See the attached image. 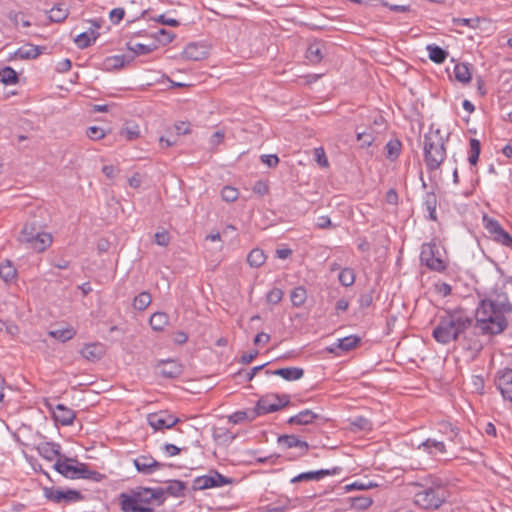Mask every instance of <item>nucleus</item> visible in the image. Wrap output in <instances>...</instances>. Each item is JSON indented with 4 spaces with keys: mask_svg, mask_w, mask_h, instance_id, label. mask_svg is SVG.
Segmentation results:
<instances>
[{
    "mask_svg": "<svg viewBox=\"0 0 512 512\" xmlns=\"http://www.w3.org/2000/svg\"><path fill=\"white\" fill-rule=\"evenodd\" d=\"M512 306L508 301L482 300L475 312V328L483 335L500 334L507 327L504 313L511 312Z\"/></svg>",
    "mask_w": 512,
    "mask_h": 512,
    "instance_id": "f257e3e1",
    "label": "nucleus"
},
{
    "mask_svg": "<svg viewBox=\"0 0 512 512\" xmlns=\"http://www.w3.org/2000/svg\"><path fill=\"white\" fill-rule=\"evenodd\" d=\"M472 322V318L463 309L446 311L444 315L440 316L432 336L436 342L446 345L465 334L471 328Z\"/></svg>",
    "mask_w": 512,
    "mask_h": 512,
    "instance_id": "f03ea898",
    "label": "nucleus"
},
{
    "mask_svg": "<svg viewBox=\"0 0 512 512\" xmlns=\"http://www.w3.org/2000/svg\"><path fill=\"white\" fill-rule=\"evenodd\" d=\"M121 510L123 512H153V501L158 505L162 502V491L138 487L129 493H121L119 496Z\"/></svg>",
    "mask_w": 512,
    "mask_h": 512,
    "instance_id": "7ed1b4c3",
    "label": "nucleus"
},
{
    "mask_svg": "<svg viewBox=\"0 0 512 512\" xmlns=\"http://www.w3.org/2000/svg\"><path fill=\"white\" fill-rule=\"evenodd\" d=\"M423 150L427 170L439 169L446 158L445 138L439 129H430L425 134Z\"/></svg>",
    "mask_w": 512,
    "mask_h": 512,
    "instance_id": "20e7f679",
    "label": "nucleus"
},
{
    "mask_svg": "<svg viewBox=\"0 0 512 512\" xmlns=\"http://www.w3.org/2000/svg\"><path fill=\"white\" fill-rule=\"evenodd\" d=\"M421 489L414 494L413 502L416 506L425 510H436L446 500V491L440 482H434L431 486H423L413 483Z\"/></svg>",
    "mask_w": 512,
    "mask_h": 512,
    "instance_id": "39448f33",
    "label": "nucleus"
},
{
    "mask_svg": "<svg viewBox=\"0 0 512 512\" xmlns=\"http://www.w3.org/2000/svg\"><path fill=\"white\" fill-rule=\"evenodd\" d=\"M18 241L37 252H43L51 246L53 238L50 233L41 231L35 223H26L20 232Z\"/></svg>",
    "mask_w": 512,
    "mask_h": 512,
    "instance_id": "423d86ee",
    "label": "nucleus"
},
{
    "mask_svg": "<svg viewBox=\"0 0 512 512\" xmlns=\"http://www.w3.org/2000/svg\"><path fill=\"white\" fill-rule=\"evenodd\" d=\"M54 469L69 479H94L97 474L90 470L86 464L67 457L59 458L54 464Z\"/></svg>",
    "mask_w": 512,
    "mask_h": 512,
    "instance_id": "0eeeda50",
    "label": "nucleus"
},
{
    "mask_svg": "<svg viewBox=\"0 0 512 512\" xmlns=\"http://www.w3.org/2000/svg\"><path fill=\"white\" fill-rule=\"evenodd\" d=\"M420 260L430 270L442 272L446 269V264L434 243H424L421 246Z\"/></svg>",
    "mask_w": 512,
    "mask_h": 512,
    "instance_id": "6e6552de",
    "label": "nucleus"
},
{
    "mask_svg": "<svg viewBox=\"0 0 512 512\" xmlns=\"http://www.w3.org/2000/svg\"><path fill=\"white\" fill-rule=\"evenodd\" d=\"M290 403L289 395H267L258 400L255 412L257 415H264L278 411L279 409L287 406Z\"/></svg>",
    "mask_w": 512,
    "mask_h": 512,
    "instance_id": "1a4fd4ad",
    "label": "nucleus"
},
{
    "mask_svg": "<svg viewBox=\"0 0 512 512\" xmlns=\"http://www.w3.org/2000/svg\"><path fill=\"white\" fill-rule=\"evenodd\" d=\"M231 482L232 479L223 476L216 470H213L208 475L196 477L193 480L192 488L193 490H205L215 487H222L224 485L230 484Z\"/></svg>",
    "mask_w": 512,
    "mask_h": 512,
    "instance_id": "9d476101",
    "label": "nucleus"
},
{
    "mask_svg": "<svg viewBox=\"0 0 512 512\" xmlns=\"http://www.w3.org/2000/svg\"><path fill=\"white\" fill-rule=\"evenodd\" d=\"M43 492L47 500L56 504L61 502L74 503L83 499L82 494L79 491L73 489L62 491L54 487H45Z\"/></svg>",
    "mask_w": 512,
    "mask_h": 512,
    "instance_id": "9b49d317",
    "label": "nucleus"
},
{
    "mask_svg": "<svg viewBox=\"0 0 512 512\" xmlns=\"http://www.w3.org/2000/svg\"><path fill=\"white\" fill-rule=\"evenodd\" d=\"M494 384L502 398L512 403V368L499 369L495 373Z\"/></svg>",
    "mask_w": 512,
    "mask_h": 512,
    "instance_id": "f8f14e48",
    "label": "nucleus"
},
{
    "mask_svg": "<svg viewBox=\"0 0 512 512\" xmlns=\"http://www.w3.org/2000/svg\"><path fill=\"white\" fill-rule=\"evenodd\" d=\"M277 442L282 450L295 448L297 453L294 457H301L309 450V444L299 439L296 435H281L278 437Z\"/></svg>",
    "mask_w": 512,
    "mask_h": 512,
    "instance_id": "ddd939ff",
    "label": "nucleus"
},
{
    "mask_svg": "<svg viewBox=\"0 0 512 512\" xmlns=\"http://www.w3.org/2000/svg\"><path fill=\"white\" fill-rule=\"evenodd\" d=\"M179 421V418L166 412L150 413L147 415V422L155 431L170 429Z\"/></svg>",
    "mask_w": 512,
    "mask_h": 512,
    "instance_id": "4468645a",
    "label": "nucleus"
},
{
    "mask_svg": "<svg viewBox=\"0 0 512 512\" xmlns=\"http://www.w3.org/2000/svg\"><path fill=\"white\" fill-rule=\"evenodd\" d=\"M136 470L143 475H151L161 470L165 464L158 462L151 455H140L133 459Z\"/></svg>",
    "mask_w": 512,
    "mask_h": 512,
    "instance_id": "2eb2a0df",
    "label": "nucleus"
},
{
    "mask_svg": "<svg viewBox=\"0 0 512 512\" xmlns=\"http://www.w3.org/2000/svg\"><path fill=\"white\" fill-rule=\"evenodd\" d=\"M318 420H325L321 414L311 410L304 409L294 416H291L287 423L290 425L305 426L315 423Z\"/></svg>",
    "mask_w": 512,
    "mask_h": 512,
    "instance_id": "dca6fc26",
    "label": "nucleus"
},
{
    "mask_svg": "<svg viewBox=\"0 0 512 512\" xmlns=\"http://www.w3.org/2000/svg\"><path fill=\"white\" fill-rule=\"evenodd\" d=\"M341 471L340 467H334L332 469H320L317 471H309L300 473L299 475L293 477L291 479L292 483H297L301 481H318L326 476L339 474Z\"/></svg>",
    "mask_w": 512,
    "mask_h": 512,
    "instance_id": "f3484780",
    "label": "nucleus"
},
{
    "mask_svg": "<svg viewBox=\"0 0 512 512\" xmlns=\"http://www.w3.org/2000/svg\"><path fill=\"white\" fill-rule=\"evenodd\" d=\"M156 370L159 375L164 378H176L181 372V365L175 360H161L156 365Z\"/></svg>",
    "mask_w": 512,
    "mask_h": 512,
    "instance_id": "a211bd4d",
    "label": "nucleus"
},
{
    "mask_svg": "<svg viewBox=\"0 0 512 512\" xmlns=\"http://www.w3.org/2000/svg\"><path fill=\"white\" fill-rule=\"evenodd\" d=\"M326 53V44L321 40H314L306 50V58L311 64H318L325 57Z\"/></svg>",
    "mask_w": 512,
    "mask_h": 512,
    "instance_id": "6ab92c4d",
    "label": "nucleus"
},
{
    "mask_svg": "<svg viewBox=\"0 0 512 512\" xmlns=\"http://www.w3.org/2000/svg\"><path fill=\"white\" fill-rule=\"evenodd\" d=\"M462 336L461 346L470 353L471 357H475L483 349V343L479 336L474 332L468 333L467 331Z\"/></svg>",
    "mask_w": 512,
    "mask_h": 512,
    "instance_id": "aec40b11",
    "label": "nucleus"
},
{
    "mask_svg": "<svg viewBox=\"0 0 512 512\" xmlns=\"http://www.w3.org/2000/svg\"><path fill=\"white\" fill-rule=\"evenodd\" d=\"M92 27L83 33L77 35L74 39L75 44L80 49H85L94 43L99 36L97 30L100 28V24L97 21H92Z\"/></svg>",
    "mask_w": 512,
    "mask_h": 512,
    "instance_id": "412c9836",
    "label": "nucleus"
},
{
    "mask_svg": "<svg viewBox=\"0 0 512 512\" xmlns=\"http://www.w3.org/2000/svg\"><path fill=\"white\" fill-rule=\"evenodd\" d=\"M105 348L102 343L95 342L86 344L81 350L82 357L90 362H96L102 358Z\"/></svg>",
    "mask_w": 512,
    "mask_h": 512,
    "instance_id": "4be33fe9",
    "label": "nucleus"
},
{
    "mask_svg": "<svg viewBox=\"0 0 512 512\" xmlns=\"http://www.w3.org/2000/svg\"><path fill=\"white\" fill-rule=\"evenodd\" d=\"M52 413L54 420L63 426L71 425L76 416L72 409L64 406L63 404L56 405Z\"/></svg>",
    "mask_w": 512,
    "mask_h": 512,
    "instance_id": "5701e85b",
    "label": "nucleus"
},
{
    "mask_svg": "<svg viewBox=\"0 0 512 512\" xmlns=\"http://www.w3.org/2000/svg\"><path fill=\"white\" fill-rule=\"evenodd\" d=\"M266 374L280 376L286 381H295V380H299L303 377L304 370L299 367H285V368H280V369L274 370L272 372L267 370Z\"/></svg>",
    "mask_w": 512,
    "mask_h": 512,
    "instance_id": "b1692460",
    "label": "nucleus"
},
{
    "mask_svg": "<svg viewBox=\"0 0 512 512\" xmlns=\"http://www.w3.org/2000/svg\"><path fill=\"white\" fill-rule=\"evenodd\" d=\"M41 54V48L39 46L27 43L19 47L14 55L19 59H35Z\"/></svg>",
    "mask_w": 512,
    "mask_h": 512,
    "instance_id": "393cba45",
    "label": "nucleus"
},
{
    "mask_svg": "<svg viewBox=\"0 0 512 512\" xmlns=\"http://www.w3.org/2000/svg\"><path fill=\"white\" fill-rule=\"evenodd\" d=\"M419 449L427 451L431 455L444 454L446 453L445 444L442 441L435 439H426L418 446Z\"/></svg>",
    "mask_w": 512,
    "mask_h": 512,
    "instance_id": "a878e982",
    "label": "nucleus"
},
{
    "mask_svg": "<svg viewBox=\"0 0 512 512\" xmlns=\"http://www.w3.org/2000/svg\"><path fill=\"white\" fill-rule=\"evenodd\" d=\"M183 55L188 60L198 61L206 57V50L203 46L190 43L184 49Z\"/></svg>",
    "mask_w": 512,
    "mask_h": 512,
    "instance_id": "bb28decb",
    "label": "nucleus"
},
{
    "mask_svg": "<svg viewBox=\"0 0 512 512\" xmlns=\"http://www.w3.org/2000/svg\"><path fill=\"white\" fill-rule=\"evenodd\" d=\"M48 335L61 343H65L75 337L76 330L72 326H67L65 328L49 330Z\"/></svg>",
    "mask_w": 512,
    "mask_h": 512,
    "instance_id": "cd10ccee",
    "label": "nucleus"
},
{
    "mask_svg": "<svg viewBox=\"0 0 512 512\" xmlns=\"http://www.w3.org/2000/svg\"><path fill=\"white\" fill-rule=\"evenodd\" d=\"M426 50L428 51L429 59L437 64L443 63L448 56V52L436 44L427 45Z\"/></svg>",
    "mask_w": 512,
    "mask_h": 512,
    "instance_id": "c85d7f7f",
    "label": "nucleus"
},
{
    "mask_svg": "<svg viewBox=\"0 0 512 512\" xmlns=\"http://www.w3.org/2000/svg\"><path fill=\"white\" fill-rule=\"evenodd\" d=\"M423 206L429 214V219L432 221L437 220L436 207L437 197L433 192H427L424 196Z\"/></svg>",
    "mask_w": 512,
    "mask_h": 512,
    "instance_id": "c756f323",
    "label": "nucleus"
},
{
    "mask_svg": "<svg viewBox=\"0 0 512 512\" xmlns=\"http://www.w3.org/2000/svg\"><path fill=\"white\" fill-rule=\"evenodd\" d=\"M266 258L263 250L254 248L249 252L247 262L252 268H259L265 263Z\"/></svg>",
    "mask_w": 512,
    "mask_h": 512,
    "instance_id": "7c9ffc66",
    "label": "nucleus"
},
{
    "mask_svg": "<svg viewBox=\"0 0 512 512\" xmlns=\"http://www.w3.org/2000/svg\"><path fill=\"white\" fill-rule=\"evenodd\" d=\"M169 317L164 312H156L150 317V325L155 331H162L168 324Z\"/></svg>",
    "mask_w": 512,
    "mask_h": 512,
    "instance_id": "2f4dec72",
    "label": "nucleus"
},
{
    "mask_svg": "<svg viewBox=\"0 0 512 512\" xmlns=\"http://www.w3.org/2000/svg\"><path fill=\"white\" fill-rule=\"evenodd\" d=\"M455 79L461 83H468L471 80L469 67L464 63H458L454 67Z\"/></svg>",
    "mask_w": 512,
    "mask_h": 512,
    "instance_id": "473e14b6",
    "label": "nucleus"
},
{
    "mask_svg": "<svg viewBox=\"0 0 512 512\" xmlns=\"http://www.w3.org/2000/svg\"><path fill=\"white\" fill-rule=\"evenodd\" d=\"M290 298L294 307H300L306 301L307 291L303 286L295 287L291 292Z\"/></svg>",
    "mask_w": 512,
    "mask_h": 512,
    "instance_id": "72a5a7b5",
    "label": "nucleus"
},
{
    "mask_svg": "<svg viewBox=\"0 0 512 512\" xmlns=\"http://www.w3.org/2000/svg\"><path fill=\"white\" fill-rule=\"evenodd\" d=\"M361 341V338L356 335H350L338 340L337 348L343 351H350L354 349Z\"/></svg>",
    "mask_w": 512,
    "mask_h": 512,
    "instance_id": "f704fd0d",
    "label": "nucleus"
},
{
    "mask_svg": "<svg viewBox=\"0 0 512 512\" xmlns=\"http://www.w3.org/2000/svg\"><path fill=\"white\" fill-rule=\"evenodd\" d=\"M152 301V297L149 292L143 291L139 293L133 300V307L139 311L145 310Z\"/></svg>",
    "mask_w": 512,
    "mask_h": 512,
    "instance_id": "c9c22d12",
    "label": "nucleus"
},
{
    "mask_svg": "<svg viewBox=\"0 0 512 512\" xmlns=\"http://www.w3.org/2000/svg\"><path fill=\"white\" fill-rule=\"evenodd\" d=\"M0 78L1 82L5 85H14L18 83V75L16 71L9 66L0 70Z\"/></svg>",
    "mask_w": 512,
    "mask_h": 512,
    "instance_id": "e433bc0d",
    "label": "nucleus"
},
{
    "mask_svg": "<svg viewBox=\"0 0 512 512\" xmlns=\"http://www.w3.org/2000/svg\"><path fill=\"white\" fill-rule=\"evenodd\" d=\"M17 271L9 260L0 265V278L5 282H10L16 277Z\"/></svg>",
    "mask_w": 512,
    "mask_h": 512,
    "instance_id": "4c0bfd02",
    "label": "nucleus"
},
{
    "mask_svg": "<svg viewBox=\"0 0 512 512\" xmlns=\"http://www.w3.org/2000/svg\"><path fill=\"white\" fill-rule=\"evenodd\" d=\"M68 16V10L62 4H57L49 11V19L53 22H62Z\"/></svg>",
    "mask_w": 512,
    "mask_h": 512,
    "instance_id": "58836bf2",
    "label": "nucleus"
},
{
    "mask_svg": "<svg viewBox=\"0 0 512 512\" xmlns=\"http://www.w3.org/2000/svg\"><path fill=\"white\" fill-rule=\"evenodd\" d=\"M60 446L58 444H55V443H45L40 449H39V452L40 454L48 459V460H52L54 459L55 457L57 456H60Z\"/></svg>",
    "mask_w": 512,
    "mask_h": 512,
    "instance_id": "ea45409f",
    "label": "nucleus"
},
{
    "mask_svg": "<svg viewBox=\"0 0 512 512\" xmlns=\"http://www.w3.org/2000/svg\"><path fill=\"white\" fill-rule=\"evenodd\" d=\"M470 145V151H469V157L468 161L471 165H475L479 159L480 151H481V145L480 141L472 138L469 142Z\"/></svg>",
    "mask_w": 512,
    "mask_h": 512,
    "instance_id": "a19ab883",
    "label": "nucleus"
},
{
    "mask_svg": "<svg viewBox=\"0 0 512 512\" xmlns=\"http://www.w3.org/2000/svg\"><path fill=\"white\" fill-rule=\"evenodd\" d=\"M385 149L387 151V153H386L387 158L390 160H395L400 154L401 142L397 139L390 140L386 144Z\"/></svg>",
    "mask_w": 512,
    "mask_h": 512,
    "instance_id": "79ce46f5",
    "label": "nucleus"
},
{
    "mask_svg": "<svg viewBox=\"0 0 512 512\" xmlns=\"http://www.w3.org/2000/svg\"><path fill=\"white\" fill-rule=\"evenodd\" d=\"M129 50H131L136 55H146L151 53L156 49V45H145L141 43H129L128 44Z\"/></svg>",
    "mask_w": 512,
    "mask_h": 512,
    "instance_id": "37998d69",
    "label": "nucleus"
},
{
    "mask_svg": "<svg viewBox=\"0 0 512 512\" xmlns=\"http://www.w3.org/2000/svg\"><path fill=\"white\" fill-rule=\"evenodd\" d=\"M339 281L340 283L345 286L349 287L354 284L355 282V273L354 270L351 268H344L339 273Z\"/></svg>",
    "mask_w": 512,
    "mask_h": 512,
    "instance_id": "c03bdc74",
    "label": "nucleus"
},
{
    "mask_svg": "<svg viewBox=\"0 0 512 512\" xmlns=\"http://www.w3.org/2000/svg\"><path fill=\"white\" fill-rule=\"evenodd\" d=\"M184 490L185 484L179 480L172 481L167 487V492L175 497L183 496Z\"/></svg>",
    "mask_w": 512,
    "mask_h": 512,
    "instance_id": "a18cd8bd",
    "label": "nucleus"
},
{
    "mask_svg": "<svg viewBox=\"0 0 512 512\" xmlns=\"http://www.w3.org/2000/svg\"><path fill=\"white\" fill-rule=\"evenodd\" d=\"M238 195V190L232 186H225L221 191L222 199L226 202H234Z\"/></svg>",
    "mask_w": 512,
    "mask_h": 512,
    "instance_id": "49530a36",
    "label": "nucleus"
},
{
    "mask_svg": "<svg viewBox=\"0 0 512 512\" xmlns=\"http://www.w3.org/2000/svg\"><path fill=\"white\" fill-rule=\"evenodd\" d=\"M357 140L360 142L361 147H369L375 140V137L372 132L363 131L357 132Z\"/></svg>",
    "mask_w": 512,
    "mask_h": 512,
    "instance_id": "de8ad7c7",
    "label": "nucleus"
},
{
    "mask_svg": "<svg viewBox=\"0 0 512 512\" xmlns=\"http://www.w3.org/2000/svg\"><path fill=\"white\" fill-rule=\"evenodd\" d=\"M374 487H377V484L373 483L372 481H367V482L355 481L352 484L346 485L345 489H346V491H351L354 489L367 490V489L374 488Z\"/></svg>",
    "mask_w": 512,
    "mask_h": 512,
    "instance_id": "09e8293b",
    "label": "nucleus"
},
{
    "mask_svg": "<svg viewBox=\"0 0 512 512\" xmlns=\"http://www.w3.org/2000/svg\"><path fill=\"white\" fill-rule=\"evenodd\" d=\"M372 499L369 497H355L352 498V507L357 509H367L372 505Z\"/></svg>",
    "mask_w": 512,
    "mask_h": 512,
    "instance_id": "8fccbe9b",
    "label": "nucleus"
},
{
    "mask_svg": "<svg viewBox=\"0 0 512 512\" xmlns=\"http://www.w3.org/2000/svg\"><path fill=\"white\" fill-rule=\"evenodd\" d=\"M495 241L500 244L512 248V236L502 229L499 233L494 236Z\"/></svg>",
    "mask_w": 512,
    "mask_h": 512,
    "instance_id": "3c124183",
    "label": "nucleus"
},
{
    "mask_svg": "<svg viewBox=\"0 0 512 512\" xmlns=\"http://www.w3.org/2000/svg\"><path fill=\"white\" fill-rule=\"evenodd\" d=\"M283 298V291L280 288H273L271 289L267 295L266 299L268 303L271 304H277L279 303Z\"/></svg>",
    "mask_w": 512,
    "mask_h": 512,
    "instance_id": "603ef678",
    "label": "nucleus"
},
{
    "mask_svg": "<svg viewBox=\"0 0 512 512\" xmlns=\"http://www.w3.org/2000/svg\"><path fill=\"white\" fill-rule=\"evenodd\" d=\"M484 222L485 228L494 236L503 229L497 220L484 217Z\"/></svg>",
    "mask_w": 512,
    "mask_h": 512,
    "instance_id": "864d4df0",
    "label": "nucleus"
},
{
    "mask_svg": "<svg viewBox=\"0 0 512 512\" xmlns=\"http://www.w3.org/2000/svg\"><path fill=\"white\" fill-rule=\"evenodd\" d=\"M454 25L467 26L470 28H476L479 23L478 18H453Z\"/></svg>",
    "mask_w": 512,
    "mask_h": 512,
    "instance_id": "5fc2aeb1",
    "label": "nucleus"
},
{
    "mask_svg": "<svg viewBox=\"0 0 512 512\" xmlns=\"http://www.w3.org/2000/svg\"><path fill=\"white\" fill-rule=\"evenodd\" d=\"M86 134H87L88 138H90L91 140H100V139L104 138V136H105L104 130L97 126L89 127L87 129Z\"/></svg>",
    "mask_w": 512,
    "mask_h": 512,
    "instance_id": "6e6d98bb",
    "label": "nucleus"
},
{
    "mask_svg": "<svg viewBox=\"0 0 512 512\" xmlns=\"http://www.w3.org/2000/svg\"><path fill=\"white\" fill-rule=\"evenodd\" d=\"M121 135H123L128 141H132L138 138L139 129L137 126H127L121 131Z\"/></svg>",
    "mask_w": 512,
    "mask_h": 512,
    "instance_id": "4d7b16f0",
    "label": "nucleus"
},
{
    "mask_svg": "<svg viewBox=\"0 0 512 512\" xmlns=\"http://www.w3.org/2000/svg\"><path fill=\"white\" fill-rule=\"evenodd\" d=\"M125 15V11L123 8H114L110 11L109 17L112 23L118 24Z\"/></svg>",
    "mask_w": 512,
    "mask_h": 512,
    "instance_id": "13d9d810",
    "label": "nucleus"
},
{
    "mask_svg": "<svg viewBox=\"0 0 512 512\" xmlns=\"http://www.w3.org/2000/svg\"><path fill=\"white\" fill-rule=\"evenodd\" d=\"M155 242L160 245V246H167L169 244V241H170V237H169V234L168 232L166 231H163V232H157L155 235Z\"/></svg>",
    "mask_w": 512,
    "mask_h": 512,
    "instance_id": "bf43d9fd",
    "label": "nucleus"
},
{
    "mask_svg": "<svg viewBox=\"0 0 512 512\" xmlns=\"http://www.w3.org/2000/svg\"><path fill=\"white\" fill-rule=\"evenodd\" d=\"M261 161L266 164L268 167H275L279 163V158L277 155H262Z\"/></svg>",
    "mask_w": 512,
    "mask_h": 512,
    "instance_id": "052dcab7",
    "label": "nucleus"
},
{
    "mask_svg": "<svg viewBox=\"0 0 512 512\" xmlns=\"http://www.w3.org/2000/svg\"><path fill=\"white\" fill-rule=\"evenodd\" d=\"M268 190L267 184L262 181H257L253 186V192L260 196L267 194Z\"/></svg>",
    "mask_w": 512,
    "mask_h": 512,
    "instance_id": "680f3d73",
    "label": "nucleus"
},
{
    "mask_svg": "<svg viewBox=\"0 0 512 512\" xmlns=\"http://www.w3.org/2000/svg\"><path fill=\"white\" fill-rule=\"evenodd\" d=\"M175 130L178 135H186V134L190 133V123L178 122L175 124Z\"/></svg>",
    "mask_w": 512,
    "mask_h": 512,
    "instance_id": "e2e57ef3",
    "label": "nucleus"
},
{
    "mask_svg": "<svg viewBox=\"0 0 512 512\" xmlns=\"http://www.w3.org/2000/svg\"><path fill=\"white\" fill-rule=\"evenodd\" d=\"M163 451L170 457L176 456L180 453L181 449L174 444L166 443L163 446Z\"/></svg>",
    "mask_w": 512,
    "mask_h": 512,
    "instance_id": "0e129e2a",
    "label": "nucleus"
},
{
    "mask_svg": "<svg viewBox=\"0 0 512 512\" xmlns=\"http://www.w3.org/2000/svg\"><path fill=\"white\" fill-rule=\"evenodd\" d=\"M225 137V133L221 130L216 131L211 137H210V144L214 147L219 145Z\"/></svg>",
    "mask_w": 512,
    "mask_h": 512,
    "instance_id": "69168bd1",
    "label": "nucleus"
},
{
    "mask_svg": "<svg viewBox=\"0 0 512 512\" xmlns=\"http://www.w3.org/2000/svg\"><path fill=\"white\" fill-rule=\"evenodd\" d=\"M71 61L69 59H62L60 62H58L57 64V71L60 72V73H64V72H67L71 69Z\"/></svg>",
    "mask_w": 512,
    "mask_h": 512,
    "instance_id": "338daca9",
    "label": "nucleus"
},
{
    "mask_svg": "<svg viewBox=\"0 0 512 512\" xmlns=\"http://www.w3.org/2000/svg\"><path fill=\"white\" fill-rule=\"evenodd\" d=\"M270 341V335L264 332L258 333L254 338V344L260 345V344H267Z\"/></svg>",
    "mask_w": 512,
    "mask_h": 512,
    "instance_id": "774afa93",
    "label": "nucleus"
}]
</instances>
